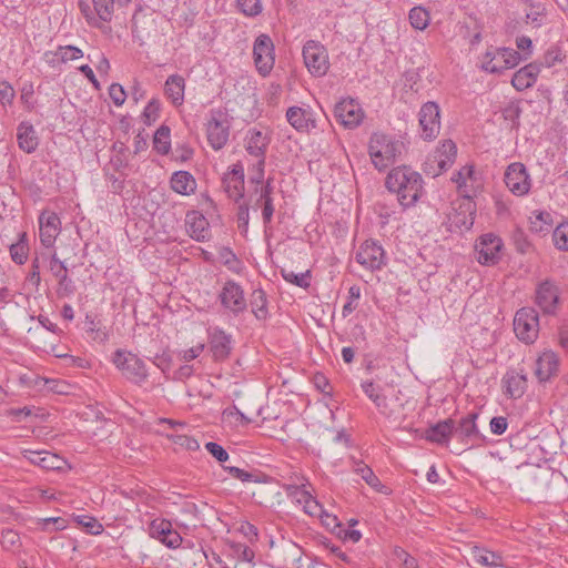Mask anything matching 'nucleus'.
Segmentation results:
<instances>
[{"instance_id":"3c124183","label":"nucleus","mask_w":568,"mask_h":568,"mask_svg":"<svg viewBox=\"0 0 568 568\" xmlns=\"http://www.w3.org/2000/svg\"><path fill=\"white\" fill-rule=\"evenodd\" d=\"M359 297H361L359 286H357V285L351 286L348 290L347 302L344 304L343 310H342L343 317H347L355 311V308L357 307L356 302L359 300Z\"/></svg>"},{"instance_id":"774afa93","label":"nucleus","mask_w":568,"mask_h":568,"mask_svg":"<svg viewBox=\"0 0 568 568\" xmlns=\"http://www.w3.org/2000/svg\"><path fill=\"white\" fill-rule=\"evenodd\" d=\"M80 10L83 13L87 22L92 27H100V21L94 11L91 10L90 6L85 2L79 3Z\"/></svg>"},{"instance_id":"e433bc0d","label":"nucleus","mask_w":568,"mask_h":568,"mask_svg":"<svg viewBox=\"0 0 568 568\" xmlns=\"http://www.w3.org/2000/svg\"><path fill=\"white\" fill-rule=\"evenodd\" d=\"M470 557L475 562L486 567H501L504 565L500 554L479 546L470 548Z\"/></svg>"},{"instance_id":"5fc2aeb1","label":"nucleus","mask_w":568,"mask_h":568,"mask_svg":"<svg viewBox=\"0 0 568 568\" xmlns=\"http://www.w3.org/2000/svg\"><path fill=\"white\" fill-rule=\"evenodd\" d=\"M241 12L247 17H255L262 12L261 0H236Z\"/></svg>"},{"instance_id":"4468645a","label":"nucleus","mask_w":568,"mask_h":568,"mask_svg":"<svg viewBox=\"0 0 568 568\" xmlns=\"http://www.w3.org/2000/svg\"><path fill=\"white\" fill-rule=\"evenodd\" d=\"M336 121L346 129L357 128L364 119V112L354 99H343L334 108Z\"/></svg>"},{"instance_id":"58836bf2","label":"nucleus","mask_w":568,"mask_h":568,"mask_svg":"<svg viewBox=\"0 0 568 568\" xmlns=\"http://www.w3.org/2000/svg\"><path fill=\"white\" fill-rule=\"evenodd\" d=\"M501 48L489 47L481 58V69L489 73L503 72Z\"/></svg>"},{"instance_id":"cd10ccee","label":"nucleus","mask_w":568,"mask_h":568,"mask_svg":"<svg viewBox=\"0 0 568 568\" xmlns=\"http://www.w3.org/2000/svg\"><path fill=\"white\" fill-rule=\"evenodd\" d=\"M452 181L457 185L459 194L470 199L474 194V183L476 182L473 165H465L458 172L453 174Z\"/></svg>"},{"instance_id":"5701e85b","label":"nucleus","mask_w":568,"mask_h":568,"mask_svg":"<svg viewBox=\"0 0 568 568\" xmlns=\"http://www.w3.org/2000/svg\"><path fill=\"white\" fill-rule=\"evenodd\" d=\"M23 457L31 464H34L47 470H60L64 467L65 460L57 454L50 452H37L24 449Z\"/></svg>"},{"instance_id":"4be33fe9","label":"nucleus","mask_w":568,"mask_h":568,"mask_svg":"<svg viewBox=\"0 0 568 568\" xmlns=\"http://www.w3.org/2000/svg\"><path fill=\"white\" fill-rule=\"evenodd\" d=\"M559 357L551 349H545L536 359L535 375L540 383L548 382L557 375Z\"/></svg>"},{"instance_id":"39448f33","label":"nucleus","mask_w":568,"mask_h":568,"mask_svg":"<svg viewBox=\"0 0 568 568\" xmlns=\"http://www.w3.org/2000/svg\"><path fill=\"white\" fill-rule=\"evenodd\" d=\"M535 304L545 316H556L561 307L560 288L552 280H544L535 290Z\"/></svg>"},{"instance_id":"6ab92c4d","label":"nucleus","mask_w":568,"mask_h":568,"mask_svg":"<svg viewBox=\"0 0 568 568\" xmlns=\"http://www.w3.org/2000/svg\"><path fill=\"white\" fill-rule=\"evenodd\" d=\"M209 347L215 361L226 359L233 348V338L220 327L209 329Z\"/></svg>"},{"instance_id":"a211bd4d","label":"nucleus","mask_w":568,"mask_h":568,"mask_svg":"<svg viewBox=\"0 0 568 568\" xmlns=\"http://www.w3.org/2000/svg\"><path fill=\"white\" fill-rule=\"evenodd\" d=\"M61 231V220L54 212L44 211L39 215V237L44 247H52Z\"/></svg>"},{"instance_id":"864d4df0","label":"nucleus","mask_w":568,"mask_h":568,"mask_svg":"<svg viewBox=\"0 0 568 568\" xmlns=\"http://www.w3.org/2000/svg\"><path fill=\"white\" fill-rule=\"evenodd\" d=\"M501 59H503V71L507 69H511L516 67L520 60L521 55L518 51L510 48H501Z\"/></svg>"},{"instance_id":"423d86ee","label":"nucleus","mask_w":568,"mask_h":568,"mask_svg":"<svg viewBox=\"0 0 568 568\" xmlns=\"http://www.w3.org/2000/svg\"><path fill=\"white\" fill-rule=\"evenodd\" d=\"M514 332L517 338L532 344L539 334V315L534 307L519 308L514 317Z\"/></svg>"},{"instance_id":"aec40b11","label":"nucleus","mask_w":568,"mask_h":568,"mask_svg":"<svg viewBox=\"0 0 568 568\" xmlns=\"http://www.w3.org/2000/svg\"><path fill=\"white\" fill-rule=\"evenodd\" d=\"M287 122L297 131L308 133L316 128V119L311 106H291L286 110Z\"/></svg>"},{"instance_id":"bb28decb","label":"nucleus","mask_w":568,"mask_h":568,"mask_svg":"<svg viewBox=\"0 0 568 568\" xmlns=\"http://www.w3.org/2000/svg\"><path fill=\"white\" fill-rule=\"evenodd\" d=\"M455 419L447 418L430 426L425 434V438L436 444H447L454 436Z\"/></svg>"},{"instance_id":"f257e3e1","label":"nucleus","mask_w":568,"mask_h":568,"mask_svg":"<svg viewBox=\"0 0 568 568\" xmlns=\"http://www.w3.org/2000/svg\"><path fill=\"white\" fill-rule=\"evenodd\" d=\"M388 191L397 194V200L403 207L415 205L423 192V178L407 166L394 168L385 181Z\"/></svg>"},{"instance_id":"72a5a7b5","label":"nucleus","mask_w":568,"mask_h":568,"mask_svg":"<svg viewBox=\"0 0 568 568\" xmlns=\"http://www.w3.org/2000/svg\"><path fill=\"white\" fill-rule=\"evenodd\" d=\"M17 141L19 148L27 153L34 152L39 144L34 128L27 122L19 124L17 129Z\"/></svg>"},{"instance_id":"7ed1b4c3","label":"nucleus","mask_w":568,"mask_h":568,"mask_svg":"<svg viewBox=\"0 0 568 568\" xmlns=\"http://www.w3.org/2000/svg\"><path fill=\"white\" fill-rule=\"evenodd\" d=\"M112 362L129 382L135 385L146 382L149 376L146 365L136 354L118 349L113 354Z\"/></svg>"},{"instance_id":"393cba45","label":"nucleus","mask_w":568,"mask_h":568,"mask_svg":"<svg viewBox=\"0 0 568 568\" xmlns=\"http://www.w3.org/2000/svg\"><path fill=\"white\" fill-rule=\"evenodd\" d=\"M477 418L478 413H469L458 422L455 420L454 436L464 444L480 439L481 436L476 424Z\"/></svg>"},{"instance_id":"338daca9","label":"nucleus","mask_w":568,"mask_h":568,"mask_svg":"<svg viewBox=\"0 0 568 568\" xmlns=\"http://www.w3.org/2000/svg\"><path fill=\"white\" fill-rule=\"evenodd\" d=\"M204 351V344L199 343L197 345H194L187 349H184L180 353V357L184 362H190L199 357L202 352Z\"/></svg>"},{"instance_id":"c03bdc74","label":"nucleus","mask_w":568,"mask_h":568,"mask_svg":"<svg viewBox=\"0 0 568 568\" xmlns=\"http://www.w3.org/2000/svg\"><path fill=\"white\" fill-rule=\"evenodd\" d=\"M409 22L416 30H425L429 24V12L423 7H414L409 10Z\"/></svg>"},{"instance_id":"a18cd8bd","label":"nucleus","mask_w":568,"mask_h":568,"mask_svg":"<svg viewBox=\"0 0 568 568\" xmlns=\"http://www.w3.org/2000/svg\"><path fill=\"white\" fill-rule=\"evenodd\" d=\"M99 21L110 22L114 13V0H92Z\"/></svg>"},{"instance_id":"b1692460","label":"nucleus","mask_w":568,"mask_h":568,"mask_svg":"<svg viewBox=\"0 0 568 568\" xmlns=\"http://www.w3.org/2000/svg\"><path fill=\"white\" fill-rule=\"evenodd\" d=\"M270 142L271 139L267 133L257 129H250L245 136V150L257 160H265Z\"/></svg>"},{"instance_id":"0e129e2a","label":"nucleus","mask_w":568,"mask_h":568,"mask_svg":"<svg viewBox=\"0 0 568 568\" xmlns=\"http://www.w3.org/2000/svg\"><path fill=\"white\" fill-rule=\"evenodd\" d=\"M264 168L265 160H257L256 164L254 165L255 173L250 179L251 183L256 184L257 187L262 186L266 182V180H264Z\"/></svg>"},{"instance_id":"13d9d810","label":"nucleus","mask_w":568,"mask_h":568,"mask_svg":"<svg viewBox=\"0 0 568 568\" xmlns=\"http://www.w3.org/2000/svg\"><path fill=\"white\" fill-rule=\"evenodd\" d=\"M49 267L51 273L58 281L62 278V276H65L68 274V268L64 262L59 260L57 253L52 254Z\"/></svg>"},{"instance_id":"473e14b6","label":"nucleus","mask_w":568,"mask_h":568,"mask_svg":"<svg viewBox=\"0 0 568 568\" xmlns=\"http://www.w3.org/2000/svg\"><path fill=\"white\" fill-rule=\"evenodd\" d=\"M186 226L190 236L199 242H203L209 236L207 220L199 212L193 211L186 214Z\"/></svg>"},{"instance_id":"6e6d98bb","label":"nucleus","mask_w":568,"mask_h":568,"mask_svg":"<svg viewBox=\"0 0 568 568\" xmlns=\"http://www.w3.org/2000/svg\"><path fill=\"white\" fill-rule=\"evenodd\" d=\"M160 106L159 100L152 99L149 101L142 113L145 124L150 125L159 118Z\"/></svg>"},{"instance_id":"bf43d9fd","label":"nucleus","mask_w":568,"mask_h":568,"mask_svg":"<svg viewBox=\"0 0 568 568\" xmlns=\"http://www.w3.org/2000/svg\"><path fill=\"white\" fill-rule=\"evenodd\" d=\"M219 257L221 262L229 267V270L234 271L239 264V260L233 251L229 247H222L219 251Z\"/></svg>"},{"instance_id":"49530a36","label":"nucleus","mask_w":568,"mask_h":568,"mask_svg":"<svg viewBox=\"0 0 568 568\" xmlns=\"http://www.w3.org/2000/svg\"><path fill=\"white\" fill-rule=\"evenodd\" d=\"M554 245L564 252H568V222H562L552 232Z\"/></svg>"},{"instance_id":"7c9ffc66","label":"nucleus","mask_w":568,"mask_h":568,"mask_svg":"<svg viewBox=\"0 0 568 568\" xmlns=\"http://www.w3.org/2000/svg\"><path fill=\"white\" fill-rule=\"evenodd\" d=\"M185 80L180 74L170 75L164 83V94L175 106L184 102Z\"/></svg>"},{"instance_id":"0eeeda50","label":"nucleus","mask_w":568,"mask_h":568,"mask_svg":"<svg viewBox=\"0 0 568 568\" xmlns=\"http://www.w3.org/2000/svg\"><path fill=\"white\" fill-rule=\"evenodd\" d=\"M504 182L508 191L515 196L527 195L532 185L530 174L521 162H513L507 165Z\"/></svg>"},{"instance_id":"f8f14e48","label":"nucleus","mask_w":568,"mask_h":568,"mask_svg":"<svg viewBox=\"0 0 568 568\" xmlns=\"http://www.w3.org/2000/svg\"><path fill=\"white\" fill-rule=\"evenodd\" d=\"M356 262L365 270L379 271L386 265V255L383 246L374 240L363 242L355 255Z\"/></svg>"},{"instance_id":"69168bd1","label":"nucleus","mask_w":568,"mask_h":568,"mask_svg":"<svg viewBox=\"0 0 568 568\" xmlns=\"http://www.w3.org/2000/svg\"><path fill=\"white\" fill-rule=\"evenodd\" d=\"M507 418L503 416L493 417L489 427L494 435H503L507 429Z\"/></svg>"},{"instance_id":"2f4dec72","label":"nucleus","mask_w":568,"mask_h":568,"mask_svg":"<svg viewBox=\"0 0 568 568\" xmlns=\"http://www.w3.org/2000/svg\"><path fill=\"white\" fill-rule=\"evenodd\" d=\"M352 471L358 476L374 490L384 491L385 486L381 483L373 469L363 460L352 457L349 459Z\"/></svg>"},{"instance_id":"680f3d73","label":"nucleus","mask_w":568,"mask_h":568,"mask_svg":"<svg viewBox=\"0 0 568 568\" xmlns=\"http://www.w3.org/2000/svg\"><path fill=\"white\" fill-rule=\"evenodd\" d=\"M79 524L82 525L89 534L100 535L103 531V526L95 518L82 516L79 519Z\"/></svg>"},{"instance_id":"c85d7f7f","label":"nucleus","mask_w":568,"mask_h":568,"mask_svg":"<svg viewBox=\"0 0 568 568\" xmlns=\"http://www.w3.org/2000/svg\"><path fill=\"white\" fill-rule=\"evenodd\" d=\"M539 72L538 64L529 63L515 72L511 84L517 91H524L536 83Z\"/></svg>"},{"instance_id":"a878e982","label":"nucleus","mask_w":568,"mask_h":568,"mask_svg":"<svg viewBox=\"0 0 568 568\" xmlns=\"http://www.w3.org/2000/svg\"><path fill=\"white\" fill-rule=\"evenodd\" d=\"M504 394L510 398H520L527 388V377L524 373L509 369L501 378Z\"/></svg>"},{"instance_id":"1a4fd4ad","label":"nucleus","mask_w":568,"mask_h":568,"mask_svg":"<svg viewBox=\"0 0 568 568\" xmlns=\"http://www.w3.org/2000/svg\"><path fill=\"white\" fill-rule=\"evenodd\" d=\"M222 307L233 316H239L247 308L243 287L233 280L226 281L219 293Z\"/></svg>"},{"instance_id":"a19ab883","label":"nucleus","mask_w":568,"mask_h":568,"mask_svg":"<svg viewBox=\"0 0 568 568\" xmlns=\"http://www.w3.org/2000/svg\"><path fill=\"white\" fill-rule=\"evenodd\" d=\"M530 229L536 233L549 231L552 226V215L548 211L535 210L529 216Z\"/></svg>"},{"instance_id":"9d476101","label":"nucleus","mask_w":568,"mask_h":568,"mask_svg":"<svg viewBox=\"0 0 568 568\" xmlns=\"http://www.w3.org/2000/svg\"><path fill=\"white\" fill-rule=\"evenodd\" d=\"M253 58L257 72L262 77H267L275 63V48L270 36L262 33L255 39Z\"/></svg>"},{"instance_id":"20e7f679","label":"nucleus","mask_w":568,"mask_h":568,"mask_svg":"<svg viewBox=\"0 0 568 568\" xmlns=\"http://www.w3.org/2000/svg\"><path fill=\"white\" fill-rule=\"evenodd\" d=\"M230 120L225 111L221 109H212L205 124L206 138L210 146L219 151L223 149L230 138Z\"/></svg>"},{"instance_id":"603ef678","label":"nucleus","mask_w":568,"mask_h":568,"mask_svg":"<svg viewBox=\"0 0 568 568\" xmlns=\"http://www.w3.org/2000/svg\"><path fill=\"white\" fill-rule=\"evenodd\" d=\"M237 227L241 234L246 235L248 232V223H250V206L248 203L243 202L237 207Z\"/></svg>"},{"instance_id":"2eb2a0df","label":"nucleus","mask_w":568,"mask_h":568,"mask_svg":"<svg viewBox=\"0 0 568 568\" xmlns=\"http://www.w3.org/2000/svg\"><path fill=\"white\" fill-rule=\"evenodd\" d=\"M149 536L168 548L175 549L182 542L181 535L173 529L172 523L164 518L153 519L148 527Z\"/></svg>"},{"instance_id":"f03ea898","label":"nucleus","mask_w":568,"mask_h":568,"mask_svg":"<svg viewBox=\"0 0 568 568\" xmlns=\"http://www.w3.org/2000/svg\"><path fill=\"white\" fill-rule=\"evenodd\" d=\"M404 143L392 135L375 132L368 141L372 164L379 172L387 170L400 156Z\"/></svg>"},{"instance_id":"e2e57ef3","label":"nucleus","mask_w":568,"mask_h":568,"mask_svg":"<svg viewBox=\"0 0 568 568\" xmlns=\"http://www.w3.org/2000/svg\"><path fill=\"white\" fill-rule=\"evenodd\" d=\"M14 98V90L7 81L0 82V101L3 105L11 104Z\"/></svg>"},{"instance_id":"6e6552de","label":"nucleus","mask_w":568,"mask_h":568,"mask_svg":"<svg viewBox=\"0 0 568 568\" xmlns=\"http://www.w3.org/2000/svg\"><path fill=\"white\" fill-rule=\"evenodd\" d=\"M303 59L308 72L314 77H323L329 69L328 53L318 41L308 40L303 47Z\"/></svg>"},{"instance_id":"4c0bfd02","label":"nucleus","mask_w":568,"mask_h":568,"mask_svg":"<svg viewBox=\"0 0 568 568\" xmlns=\"http://www.w3.org/2000/svg\"><path fill=\"white\" fill-rule=\"evenodd\" d=\"M361 387L365 395L375 404V406L379 409L381 413L385 414L387 408V399L383 394V389L379 385L375 384L373 381H364L361 384Z\"/></svg>"},{"instance_id":"ddd939ff","label":"nucleus","mask_w":568,"mask_h":568,"mask_svg":"<svg viewBox=\"0 0 568 568\" xmlns=\"http://www.w3.org/2000/svg\"><path fill=\"white\" fill-rule=\"evenodd\" d=\"M501 247L503 241L500 237L491 233L481 235L475 244L477 261L483 265H494L498 263Z\"/></svg>"},{"instance_id":"09e8293b","label":"nucleus","mask_w":568,"mask_h":568,"mask_svg":"<svg viewBox=\"0 0 568 568\" xmlns=\"http://www.w3.org/2000/svg\"><path fill=\"white\" fill-rule=\"evenodd\" d=\"M283 278L302 288H307L310 286L311 272L306 271L304 273H294L293 271L282 270Z\"/></svg>"},{"instance_id":"79ce46f5","label":"nucleus","mask_w":568,"mask_h":568,"mask_svg":"<svg viewBox=\"0 0 568 568\" xmlns=\"http://www.w3.org/2000/svg\"><path fill=\"white\" fill-rule=\"evenodd\" d=\"M10 256L12 261L19 265H22L27 262L29 255V245L27 242V234H19L18 242L13 243L9 247Z\"/></svg>"},{"instance_id":"9b49d317","label":"nucleus","mask_w":568,"mask_h":568,"mask_svg":"<svg viewBox=\"0 0 568 568\" xmlns=\"http://www.w3.org/2000/svg\"><path fill=\"white\" fill-rule=\"evenodd\" d=\"M250 199L254 209H261L264 227L268 229L275 212L273 178H268L262 186H255Z\"/></svg>"},{"instance_id":"dca6fc26","label":"nucleus","mask_w":568,"mask_h":568,"mask_svg":"<svg viewBox=\"0 0 568 568\" xmlns=\"http://www.w3.org/2000/svg\"><path fill=\"white\" fill-rule=\"evenodd\" d=\"M419 125L425 140H434L440 130L439 106L435 102L425 103L419 111Z\"/></svg>"},{"instance_id":"8fccbe9b","label":"nucleus","mask_w":568,"mask_h":568,"mask_svg":"<svg viewBox=\"0 0 568 568\" xmlns=\"http://www.w3.org/2000/svg\"><path fill=\"white\" fill-rule=\"evenodd\" d=\"M223 418L236 426H245L252 422L236 406L225 408L223 410Z\"/></svg>"},{"instance_id":"37998d69","label":"nucleus","mask_w":568,"mask_h":568,"mask_svg":"<svg viewBox=\"0 0 568 568\" xmlns=\"http://www.w3.org/2000/svg\"><path fill=\"white\" fill-rule=\"evenodd\" d=\"M154 150L160 154H168L171 149V131L166 125H161L153 136Z\"/></svg>"},{"instance_id":"412c9836","label":"nucleus","mask_w":568,"mask_h":568,"mask_svg":"<svg viewBox=\"0 0 568 568\" xmlns=\"http://www.w3.org/2000/svg\"><path fill=\"white\" fill-rule=\"evenodd\" d=\"M244 168L242 163L237 162L224 173L222 179L224 191L235 202L244 196Z\"/></svg>"},{"instance_id":"c756f323","label":"nucleus","mask_w":568,"mask_h":568,"mask_svg":"<svg viewBox=\"0 0 568 568\" xmlns=\"http://www.w3.org/2000/svg\"><path fill=\"white\" fill-rule=\"evenodd\" d=\"M170 186L175 193L189 196L195 193L197 184L190 172L176 171L170 179Z\"/></svg>"},{"instance_id":"f3484780","label":"nucleus","mask_w":568,"mask_h":568,"mask_svg":"<svg viewBox=\"0 0 568 568\" xmlns=\"http://www.w3.org/2000/svg\"><path fill=\"white\" fill-rule=\"evenodd\" d=\"M205 449L222 464V467L232 478L239 479L243 483L258 481L257 475L248 473L235 466L224 465L230 458L229 453L217 443L209 442L205 444Z\"/></svg>"},{"instance_id":"de8ad7c7","label":"nucleus","mask_w":568,"mask_h":568,"mask_svg":"<svg viewBox=\"0 0 568 568\" xmlns=\"http://www.w3.org/2000/svg\"><path fill=\"white\" fill-rule=\"evenodd\" d=\"M0 542L4 549L12 550V551L18 549L21 545L20 536H19L18 531L10 529V528H6V529L1 530Z\"/></svg>"},{"instance_id":"f704fd0d","label":"nucleus","mask_w":568,"mask_h":568,"mask_svg":"<svg viewBox=\"0 0 568 568\" xmlns=\"http://www.w3.org/2000/svg\"><path fill=\"white\" fill-rule=\"evenodd\" d=\"M457 154V146L452 140H446L434 154V162L437 163L438 171L434 175L447 170L452 165Z\"/></svg>"},{"instance_id":"ea45409f","label":"nucleus","mask_w":568,"mask_h":568,"mask_svg":"<svg viewBox=\"0 0 568 568\" xmlns=\"http://www.w3.org/2000/svg\"><path fill=\"white\" fill-rule=\"evenodd\" d=\"M251 311L258 321H265L268 317L267 298L263 290L256 288L251 294Z\"/></svg>"},{"instance_id":"c9c22d12","label":"nucleus","mask_w":568,"mask_h":568,"mask_svg":"<svg viewBox=\"0 0 568 568\" xmlns=\"http://www.w3.org/2000/svg\"><path fill=\"white\" fill-rule=\"evenodd\" d=\"M45 57L50 64L59 62L67 63L82 58L83 52L80 48L74 45H59L54 52H47Z\"/></svg>"},{"instance_id":"4d7b16f0","label":"nucleus","mask_w":568,"mask_h":568,"mask_svg":"<svg viewBox=\"0 0 568 568\" xmlns=\"http://www.w3.org/2000/svg\"><path fill=\"white\" fill-rule=\"evenodd\" d=\"M286 491L288 496L296 499L297 503L305 505L313 496L310 491L304 488V485H290L286 487Z\"/></svg>"},{"instance_id":"052dcab7","label":"nucleus","mask_w":568,"mask_h":568,"mask_svg":"<svg viewBox=\"0 0 568 568\" xmlns=\"http://www.w3.org/2000/svg\"><path fill=\"white\" fill-rule=\"evenodd\" d=\"M109 95H110V99L112 100V102L116 106H121L126 99V93H125L123 87L119 83H112L110 85Z\"/></svg>"}]
</instances>
